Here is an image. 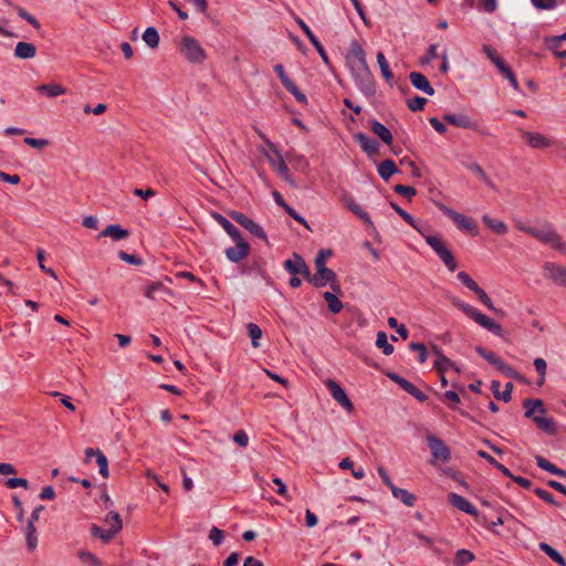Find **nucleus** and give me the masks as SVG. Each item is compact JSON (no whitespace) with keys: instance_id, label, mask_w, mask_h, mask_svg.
I'll return each instance as SVG.
<instances>
[{"instance_id":"60","label":"nucleus","mask_w":566,"mask_h":566,"mask_svg":"<svg viewBox=\"0 0 566 566\" xmlns=\"http://www.w3.org/2000/svg\"><path fill=\"white\" fill-rule=\"evenodd\" d=\"M8 489L24 488L28 489L29 482L23 478H10L6 481Z\"/></svg>"},{"instance_id":"50","label":"nucleus","mask_w":566,"mask_h":566,"mask_svg":"<svg viewBox=\"0 0 566 566\" xmlns=\"http://www.w3.org/2000/svg\"><path fill=\"white\" fill-rule=\"evenodd\" d=\"M532 6L536 9V10H546V11H551V10H554L556 9L557 4H558V0H530Z\"/></svg>"},{"instance_id":"47","label":"nucleus","mask_w":566,"mask_h":566,"mask_svg":"<svg viewBox=\"0 0 566 566\" xmlns=\"http://www.w3.org/2000/svg\"><path fill=\"white\" fill-rule=\"evenodd\" d=\"M77 556L83 564L88 566H102V562L88 551H80Z\"/></svg>"},{"instance_id":"45","label":"nucleus","mask_w":566,"mask_h":566,"mask_svg":"<svg viewBox=\"0 0 566 566\" xmlns=\"http://www.w3.org/2000/svg\"><path fill=\"white\" fill-rule=\"evenodd\" d=\"M534 368L539 375V379L537 381L538 386H542L545 382L547 364L544 358L537 357L533 361Z\"/></svg>"},{"instance_id":"27","label":"nucleus","mask_w":566,"mask_h":566,"mask_svg":"<svg viewBox=\"0 0 566 566\" xmlns=\"http://www.w3.org/2000/svg\"><path fill=\"white\" fill-rule=\"evenodd\" d=\"M443 119L457 127L461 128H473V123L471 118L463 114H446Z\"/></svg>"},{"instance_id":"43","label":"nucleus","mask_w":566,"mask_h":566,"mask_svg":"<svg viewBox=\"0 0 566 566\" xmlns=\"http://www.w3.org/2000/svg\"><path fill=\"white\" fill-rule=\"evenodd\" d=\"M377 62L381 72V76L387 81L390 82L392 80V73L389 69V64L384 55L382 52L377 53Z\"/></svg>"},{"instance_id":"9","label":"nucleus","mask_w":566,"mask_h":566,"mask_svg":"<svg viewBox=\"0 0 566 566\" xmlns=\"http://www.w3.org/2000/svg\"><path fill=\"white\" fill-rule=\"evenodd\" d=\"M533 237L544 244L566 253V243L551 226L537 227Z\"/></svg>"},{"instance_id":"51","label":"nucleus","mask_w":566,"mask_h":566,"mask_svg":"<svg viewBox=\"0 0 566 566\" xmlns=\"http://www.w3.org/2000/svg\"><path fill=\"white\" fill-rule=\"evenodd\" d=\"M457 277L463 285H465L470 291L474 293L480 289L478 283L474 280H472L470 275L464 271L459 272L457 274Z\"/></svg>"},{"instance_id":"44","label":"nucleus","mask_w":566,"mask_h":566,"mask_svg":"<svg viewBox=\"0 0 566 566\" xmlns=\"http://www.w3.org/2000/svg\"><path fill=\"white\" fill-rule=\"evenodd\" d=\"M25 537H27V545L29 549H34L38 544L36 538V528L32 524V521H29L25 527Z\"/></svg>"},{"instance_id":"62","label":"nucleus","mask_w":566,"mask_h":566,"mask_svg":"<svg viewBox=\"0 0 566 566\" xmlns=\"http://www.w3.org/2000/svg\"><path fill=\"white\" fill-rule=\"evenodd\" d=\"M438 56V44H431L427 54L420 59L421 64H428Z\"/></svg>"},{"instance_id":"59","label":"nucleus","mask_w":566,"mask_h":566,"mask_svg":"<svg viewBox=\"0 0 566 566\" xmlns=\"http://www.w3.org/2000/svg\"><path fill=\"white\" fill-rule=\"evenodd\" d=\"M118 258L126 262V263H129V264H133V265H140L143 263L142 259L138 258L137 255L135 254H129L125 251H119L118 252Z\"/></svg>"},{"instance_id":"28","label":"nucleus","mask_w":566,"mask_h":566,"mask_svg":"<svg viewBox=\"0 0 566 566\" xmlns=\"http://www.w3.org/2000/svg\"><path fill=\"white\" fill-rule=\"evenodd\" d=\"M482 221L489 227L495 234L504 235L509 232L507 224L499 219L491 218L489 214L482 217Z\"/></svg>"},{"instance_id":"42","label":"nucleus","mask_w":566,"mask_h":566,"mask_svg":"<svg viewBox=\"0 0 566 566\" xmlns=\"http://www.w3.org/2000/svg\"><path fill=\"white\" fill-rule=\"evenodd\" d=\"M376 346L382 349L385 355H390L394 352V346L388 343V337L385 332L377 333Z\"/></svg>"},{"instance_id":"31","label":"nucleus","mask_w":566,"mask_h":566,"mask_svg":"<svg viewBox=\"0 0 566 566\" xmlns=\"http://www.w3.org/2000/svg\"><path fill=\"white\" fill-rule=\"evenodd\" d=\"M346 207L356 214L360 220H363L367 226H373V221L369 214L354 201L352 198L344 199Z\"/></svg>"},{"instance_id":"40","label":"nucleus","mask_w":566,"mask_h":566,"mask_svg":"<svg viewBox=\"0 0 566 566\" xmlns=\"http://www.w3.org/2000/svg\"><path fill=\"white\" fill-rule=\"evenodd\" d=\"M474 558L475 557H474L473 553H471L468 549L462 548L455 553L453 563L455 566H465L467 564L473 562Z\"/></svg>"},{"instance_id":"33","label":"nucleus","mask_w":566,"mask_h":566,"mask_svg":"<svg viewBox=\"0 0 566 566\" xmlns=\"http://www.w3.org/2000/svg\"><path fill=\"white\" fill-rule=\"evenodd\" d=\"M371 130L376 134L386 145H390L392 143V135L390 130L382 125L381 123L374 120L371 123Z\"/></svg>"},{"instance_id":"2","label":"nucleus","mask_w":566,"mask_h":566,"mask_svg":"<svg viewBox=\"0 0 566 566\" xmlns=\"http://www.w3.org/2000/svg\"><path fill=\"white\" fill-rule=\"evenodd\" d=\"M410 226L424 238L428 245L437 253L448 270L453 272L458 265L457 261L451 251L447 248L441 237L427 234L426 232L428 230V226L417 221L415 218L413 224Z\"/></svg>"},{"instance_id":"56","label":"nucleus","mask_w":566,"mask_h":566,"mask_svg":"<svg viewBox=\"0 0 566 566\" xmlns=\"http://www.w3.org/2000/svg\"><path fill=\"white\" fill-rule=\"evenodd\" d=\"M395 192L408 198V200H411L417 193V191L413 187L405 186V185H397L395 187Z\"/></svg>"},{"instance_id":"41","label":"nucleus","mask_w":566,"mask_h":566,"mask_svg":"<svg viewBox=\"0 0 566 566\" xmlns=\"http://www.w3.org/2000/svg\"><path fill=\"white\" fill-rule=\"evenodd\" d=\"M478 455L480 458L484 459L485 461H488L491 465H493L497 470H500L505 476H512V473L510 472V470L506 467H504L503 464H501L500 462H497L488 452L480 450V451H478Z\"/></svg>"},{"instance_id":"37","label":"nucleus","mask_w":566,"mask_h":566,"mask_svg":"<svg viewBox=\"0 0 566 566\" xmlns=\"http://www.w3.org/2000/svg\"><path fill=\"white\" fill-rule=\"evenodd\" d=\"M396 172L397 167L391 159H386L378 165V174L385 180H388Z\"/></svg>"},{"instance_id":"5","label":"nucleus","mask_w":566,"mask_h":566,"mask_svg":"<svg viewBox=\"0 0 566 566\" xmlns=\"http://www.w3.org/2000/svg\"><path fill=\"white\" fill-rule=\"evenodd\" d=\"M179 51L190 63L201 64L207 59V52L197 39L184 35L179 43Z\"/></svg>"},{"instance_id":"10","label":"nucleus","mask_w":566,"mask_h":566,"mask_svg":"<svg viewBox=\"0 0 566 566\" xmlns=\"http://www.w3.org/2000/svg\"><path fill=\"white\" fill-rule=\"evenodd\" d=\"M475 352L505 376L521 380L520 374L512 366L501 359L496 354L488 352L481 346H478Z\"/></svg>"},{"instance_id":"4","label":"nucleus","mask_w":566,"mask_h":566,"mask_svg":"<svg viewBox=\"0 0 566 566\" xmlns=\"http://www.w3.org/2000/svg\"><path fill=\"white\" fill-rule=\"evenodd\" d=\"M450 300H451V303L455 307L461 310L465 315H468L470 318H472L475 323H478L480 326H482L486 331H489L495 335L502 334V326L500 324L495 323L493 319H491L485 314L478 311L475 307H473L469 303H465L458 297H451Z\"/></svg>"},{"instance_id":"20","label":"nucleus","mask_w":566,"mask_h":566,"mask_svg":"<svg viewBox=\"0 0 566 566\" xmlns=\"http://www.w3.org/2000/svg\"><path fill=\"white\" fill-rule=\"evenodd\" d=\"M432 352L436 356L433 366L440 374H444L449 369H453L458 374L460 373V368H458L452 360H450L442 354L441 348H439L438 346H433Z\"/></svg>"},{"instance_id":"48","label":"nucleus","mask_w":566,"mask_h":566,"mask_svg":"<svg viewBox=\"0 0 566 566\" xmlns=\"http://www.w3.org/2000/svg\"><path fill=\"white\" fill-rule=\"evenodd\" d=\"M405 391L411 395L417 400L423 402L427 400V395L419 390L416 386H413L410 381L406 380L401 387Z\"/></svg>"},{"instance_id":"14","label":"nucleus","mask_w":566,"mask_h":566,"mask_svg":"<svg viewBox=\"0 0 566 566\" xmlns=\"http://www.w3.org/2000/svg\"><path fill=\"white\" fill-rule=\"evenodd\" d=\"M325 385H326L331 396L333 397V399L339 406H342L345 411H347L348 413L353 412L354 405L350 401V399L347 397L345 390L340 387V385L333 379H327L325 381Z\"/></svg>"},{"instance_id":"38","label":"nucleus","mask_w":566,"mask_h":566,"mask_svg":"<svg viewBox=\"0 0 566 566\" xmlns=\"http://www.w3.org/2000/svg\"><path fill=\"white\" fill-rule=\"evenodd\" d=\"M323 297L325 302L327 303V306L329 311L333 314H337L343 310V303L342 301L336 296L335 293L332 292H324Z\"/></svg>"},{"instance_id":"34","label":"nucleus","mask_w":566,"mask_h":566,"mask_svg":"<svg viewBox=\"0 0 566 566\" xmlns=\"http://www.w3.org/2000/svg\"><path fill=\"white\" fill-rule=\"evenodd\" d=\"M142 38H143V41L146 43V45L149 46L150 49L158 48L160 38H159V33L156 28L148 27L144 31Z\"/></svg>"},{"instance_id":"13","label":"nucleus","mask_w":566,"mask_h":566,"mask_svg":"<svg viewBox=\"0 0 566 566\" xmlns=\"http://www.w3.org/2000/svg\"><path fill=\"white\" fill-rule=\"evenodd\" d=\"M523 142L532 149H547L553 146V139L539 132L518 129Z\"/></svg>"},{"instance_id":"57","label":"nucleus","mask_w":566,"mask_h":566,"mask_svg":"<svg viewBox=\"0 0 566 566\" xmlns=\"http://www.w3.org/2000/svg\"><path fill=\"white\" fill-rule=\"evenodd\" d=\"M224 538V533L220 528L213 526L210 530L209 539L213 543L214 546H219Z\"/></svg>"},{"instance_id":"12","label":"nucleus","mask_w":566,"mask_h":566,"mask_svg":"<svg viewBox=\"0 0 566 566\" xmlns=\"http://www.w3.org/2000/svg\"><path fill=\"white\" fill-rule=\"evenodd\" d=\"M427 443L432 454L431 463H436L438 461L447 463L450 460V449L440 438L434 434H429L427 437Z\"/></svg>"},{"instance_id":"23","label":"nucleus","mask_w":566,"mask_h":566,"mask_svg":"<svg viewBox=\"0 0 566 566\" xmlns=\"http://www.w3.org/2000/svg\"><path fill=\"white\" fill-rule=\"evenodd\" d=\"M212 218L222 227L232 240H239L242 238L240 231L226 217L218 212H213Z\"/></svg>"},{"instance_id":"22","label":"nucleus","mask_w":566,"mask_h":566,"mask_svg":"<svg viewBox=\"0 0 566 566\" xmlns=\"http://www.w3.org/2000/svg\"><path fill=\"white\" fill-rule=\"evenodd\" d=\"M409 80L415 88L426 93L429 96L434 94V88L430 85L429 81L423 74L419 72H411L409 74Z\"/></svg>"},{"instance_id":"18","label":"nucleus","mask_w":566,"mask_h":566,"mask_svg":"<svg viewBox=\"0 0 566 566\" xmlns=\"http://www.w3.org/2000/svg\"><path fill=\"white\" fill-rule=\"evenodd\" d=\"M284 269L293 275H303L306 280L310 275V269L305 261L296 253L293 254L292 259H287L284 262Z\"/></svg>"},{"instance_id":"17","label":"nucleus","mask_w":566,"mask_h":566,"mask_svg":"<svg viewBox=\"0 0 566 566\" xmlns=\"http://www.w3.org/2000/svg\"><path fill=\"white\" fill-rule=\"evenodd\" d=\"M544 276L559 285H566V266L546 262L543 266Z\"/></svg>"},{"instance_id":"29","label":"nucleus","mask_w":566,"mask_h":566,"mask_svg":"<svg viewBox=\"0 0 566 566\" xmlns=\"http://www.w3.org/2000/svg\"><path fill=\"white\" fill-rule=\"evenodd\" d=\"M391 494L395 499L401 501L406 506H413L416 503V496L408 492L406 489H400L395 484L390 488Z\"/></svg>"},{"instance_id":"8","label":"nucleus","mask_w":566,"mask_h":566,"mask_svg":"<svg viewBox=\"0 0 566 566\" xmlns=\"http://www.w3.org/2000/svg\"><path fill=\"white\" fill-rule=\"evenodd\" d=\"M307 281L317 289L329 284L333 292L340 293V285L336 273L328 268H316L315 274H310Z\"/></svg>"},{"instance_id":"30","label":"nucleus","mask_w":566,"mask_h":566,"mask_svg":"<svg viewBox=\"0 0 566 566\" xmlns=\"http://www.w3.org/2000/svg\"><path fill=\"white\" fill-rule=\"evenodd\" d=\"M500 388H501L500 381H497V380H492L491 381V389H492V392H493L494 397L496 399H500V400H503L505 402H509L511 400V398H512L513 384L512 382H507L505 385L504 392H501Z\"/></svg>"},{"instance_id":"15","label":"nucleus","mask_w":566,"mask_h":566,"mask_svg":"<svg viewBox=\"0 0 566 566\" xmlns=\"http://www.w3.org/2000/svg\"><path fill=\"white\" fill-rule=\"evenodd\" d=\"M230 216L235 222H238L240 226L247 229L251 234L260 239L266 240V233L264 232L262 227L254 222L252 219L248 218L245 214L238 211H232Z\"/></svg>"},{"instance_id":"52","label":"nucleus","mask_w":566,"mask_h":566,"mask_svg":"<svg viewBox=\"0 0 566 566\" xmlns=\"http://www.w3.org/2000/svg\"><path fill=\"white\" fill-rule=\"evenodd\" d=\"M409 348L411 350L418 352V360L423 364L428 358V352L426 346L422 343H410Z\"/></svg>"},{"instance_id":"54","label":"nucleus","mask_w":566,"mask_h":566,"mask_svg":"<svg viewBox=\"0 0 566 566\" xmlns=\"http://www.w3.org/2000/svg\"><path fill=\"white\" fill-rule=\"evenodd\" d=\"M285 90L290 92L298 103L301 104H307V97L304 93H302L298 87L292 82L289 84Z\"/></svg>"},{"instance_id":"58","label":"nucleus","mask_w":566,"mask_h":566,"mask_svg":"<svg viewBox=\"0 0 566 566\" xmlns=\"http://www.w3.org/2000/svg\"><path fill=\"white\" fill-rule=\"evenodd\" d=\"M24 143L28 146H30L32 148H38V149L46 147L50 144V142L45 138H32V137H25Z\"/></svg>"},{"instance_id":"64","label":"nucleus","mask_w":566,"mask_h":566,"mask_svg":"<svg viewBox=\"0 0 566 566\" xmlns=\"http://www.w3.org/2000/svg\"><path fill=\"white\" fill-rule=\"evenodd\" d=\"M233 441L242 447V448H245L249 443V437L247 434V432L244 430H238L234 434H233Z\"/></svg>"},{"instance_id":"11","label":"nucleus","mask_w":566,"mask_h":566,"mask_svg":"<svg viewBox=\"0 0 566 566\" xmlns=\"http://www.w3.org/2000/svg\"><path fill=\"white\" fill-rule=\"evenodd\" d=\"M108 518L114 520V524L108 530H103L102 527L93 524L91 526V534L93 536L99 537L104 543L111 542L114 536L122 530V518L118 513L111 512L107 514L105 518V523H108Z\"/></svg>"},{"instance_id":"19","label":"nucleus","mask_w":566,"mask_h":566,"mask_svg":"<svg viewBox=\"0 0 566 566\" xmlns=\"http://www.w3.org/2000/svg\"><path fill=\"white\" fill-rule=\"evenodd\" d=\"M93 457L95 458L99 474L107 479L109 475L107 458L99 449L87 448L85 450V461L90 462Z\"/></svg>"},{"instance_id":"16","label":"nucleus","mask_w":566,"mask_h":566,"mask_svg":"<svg viewBox=\"0 0 566 566\" xmlns=\"http://www.w3.org/2000/svg\"><path fill=\"white\" fill-rule=\"evenodd\" d=\"M233 241L235 242V245L226 249L224 253L230 262L238 263L249 255L250 245L243 240V238Z\"/></svg>"},{"instance_id":"26","label":"nucleus","mask_w":566,"mask_h":566,"mask_svg":"<svg viewBox=\"0 0 566 566\" xmlns=\"http://www.w3.org/2000/svg\"><path fill=\"white\" fill-rule=\"evenodd\" d=\"M36 91L46 95L49 98L66 94V88L55 83L41 84L36 87Z\"/></svg>"},{"instance_id":"61","label":"nucleus","mask_w":566,"mask_h":566,"mask_svg":"<svg viewBox=\"0 0 566 566\" xmlns=\"http://www.w3.org/2000/svg\"><path fill=\"white\" fill-rule=\"evenodd\" d=\"M297 24L300 25L302 31L305 33V35L308 38L311 43L313 45H317L319 40L315 36V34L312 32L310 27L302 19H297Z\"/></svg>"},{"instance_id":"32","label":"nucleus","mask_w":566,"mask_h":566,"mask_svg":"<svg viewBox=\"0 0 566 566\" xmlns=\"http://www.w3.org/2000/svg\"><path fill=\"white\" fill-rule=\"evenodd\" d=\"M128 234V231L118 224H109L101 233L102 237H109L115 241L126 239Z\"/></svg>"},{"instance_id":"55","label":"nucleus","mask_w":566,"mask_h":566,"mask_svg":"<svg viewBox=\"0 0 566 566\" xmlns=\"http://www.w3.org/2000/svg\"><path fill=\"white\" fill-rule=\"evenodd\" d=\"M563 41H566V32L559 35H552L545 38V43L551 50L558 49Z\"/></svg>"},{"instance_id":"25","label":"nucleus","mask_w":566,"mask_h":566,"mask_svg":"<svg viewBox=\"0 0 566 566\" xmlns=\"http://www.w3.org/2000/svg\"><path fill=\"white\" fill-rule=\"evenodd\" d=\"M36 54V48L34 44L29 42H18L14 49V56L21 60H29L34 57Z\"/></svg>"},{"instance_id":"39","label":"nucleus","mask_w":566,"mask_h":566,"mask_svg":"<svg viewBox=\"0 0 566 566\" xmlns=\"http://www.w3.org/2000/svg\"><path fill=\"white\" fill-rule=\"evenodd\" d=\"M467 168L473 172L480 180H482L490 188H494V184L489 178L482 166L478 163H471L467 165Z\"/></svg>"},{"instance_id":"21","label":"nucleus","mask_w":566,"mask_h":566,"mask_svg":"<svg viewBox=\"0 0 566 566\" xmlns=\"http://www.w3.org/2000/svg\"><path fill=\"white\" fill-rule=\"evenodd\" d=\"M448 500H449V503L452 504L459 511L464 512L472 516L478 515V510L475 509V506L470 501H468L464 496L452 492V493H449Z\"/></svg>"},{"instance_id":"3","label":"nucleus","mask_w":566,"mask_h":566,"mask_svg":"<svg viewBox=\"0 0 566 566\" xmlns=\"http://www.w3.org/2000/svg\"><path fill=\"white\" fill-rule=\"evenodd\" d=\"M525 408V417L533 420V422L544 432L554 433L555 424L551 418L545 417L546 408L541 399H526L523 403Z\"/></svg>"},{"instance_id":"36","label":"nucleus","mask_w":566,"mask_h":566,"mask_svg":"<svg viewBox=\"0 0 566 566\" xmlns=\"http://www.w3.org/2000/svg\"><path fill=\"white\" fill-rule=\"evenodd\" d=\"M535 461H536V464H537L541 469H543V470H545V471H547V472H549V473H552V474L558 475V476H566V471H564V470H562V469L557 468L556 465H554L553 463H551V462H549L548 460H546L545 458H543V457H541V455H536V457H535Z\"/></svg>"},{"instance_id":"49","label":"nucleus","mask_w":566,"mask_h":566,"mask_svg":"<svg viewBox=\"0 0 566 566\" xmlns=\"http://www.w3.org/2000/svg\"><path fill=\"white\" fill-rule=\"evenodd\" d=\"M475 294L478 295L479 300L492 312H494L495 314H501L503 315L504 312L496 308L494 305H493V302L492 300L489 297V295L484 292V290H482L481 287L475 292Z\"/></svg>"},{"instance_id":"46","label":"nucleus","mask_w":566,"mask_h":566,"mask_svg":"<svg viewBox=\"0 0 566 566\" xmlns=\"http://www.w3.org/2000/svg\"><path fill=\"white\" fill-rule=\"evenodd\" d=\"M247 328H248L249 336L251 338L252 346L254 348H258L260 346L259 340L262 337L261 328L254 323H249L247 325Z\"/></svg>"},{"instance_id":"24","label":"nucleus","mask_w":566,"mask_h":566,"mask_svg":"<svg viewBox=\"0 0 566 566\" xmlns=\"http://www.w3.org/2000/svg\"><path fill=\"white\" fill-rule=\"evenodd\" d=\"M355 140L360 145L361 149L369 155L377 153L379 149L378 143L363 133H357Z\"/></svg>"},{"instance_id":"6","label":"nucleus","mask_w":566,"mask_h":566,"mask_svg":"<svg viewBox=\"0 0 566 566\" xmlns=\"http://www.w3.org/2000/svg\"><path fill=\"white\" fill-rule=\"evenodd\" d=\"M269 150L264 154L272 167L277 171L281 178L292 186H296L293 176L291 175L289 167L285 164L283 156L275 145L268 142Z\"/></svg>"},{"instance_id":"1","label":"nucleus","mask_w":566,"mask_h":566,"mask_svg":"<svg viewBox=\"0 0 566 566\" xmlns=\"http://www.w3.org/2000/svg\"><path fill=\"white\" fill-rule=\"evenodd\" d=\"M346 62L357 88L367 97L374 96L375 78L367 64L365 50L358 41L350 42Z\"/></svg>"},{"instance_id":"53","label":"nucleus","mask_w":566,"mask_h":566,"mask_svg":"<svg viewBox=\"0 0 566 566\" xmlns=\"http://www.w3.org/2000/svg\"><path fill=\"white\" fill-rule=\"evenodd\" d=\"M426 103H427V98L421 97V96H415L413 98H409L407 101V105H408L409 109L412 112L422 111Z\"/></svg>"},{"instance_id":"35","label":"nucleus","mask_w":566,"mask_h":566,"mask_svg":"<svg viewBox=\"0 0 566 566\" xmlns=\"http://www.w3.org/2000/svg\"><path fill=\"white\" fill-rule=\"evenodd\" d=\"M539 549L544 552L551 559H553L555 563H557L560 566H566V560L562 556L559 552H557L554 547H552L549 544L542 542L538 545Z\"/></svg>"},{"instance_id":"7","label":"nucleus","mask_w":566,"mask_h":566,"mask_svg":"<svg viewBox=\"0 0 566 566\" xmlns=\"http://www.w3.org/2000/svg\"><path fill=\"white\" fill-rule=\"evenodd\" d=\"M439 209L444 216L450 218L455 223L458 229L469 233L472 237L479 235V233H480L479 227H478L476 222L471 217H468L460 212H457L455 210H453L444 205H440Z\"/></svg>"},{"instance_id":"63","label":"nucleus","mask_w":566,"mask_h":566,"mask_svg":"<svg viewBox=\"0 0 566 566\" xmlns=\"http://www.w3.org/2000/svg\"><path fill=\"white\" fill-rule=\"evenodd\" d=\"M332 255L331 250H322L318 252V254L315 258V268H327L326 261Z\"/></svg>"}]
</instances>
